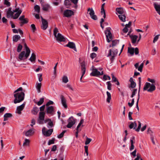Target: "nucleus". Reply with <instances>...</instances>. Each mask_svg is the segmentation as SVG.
Returning <instances> with one entry per match:
<instances>
[{
    "label": "nucleus",
    "mask_w": 160,
    "mask_h": 160,
    "mask_svg": "<svg viewBox=\"0 0 160 160\" xmlns=\"http://www.w3.org/2000/svg\"><path fill=\"white\" fill-rule=\"evenodd\" d=\"M42 9L43 10L45 11H48V8L50 7L49 5L48 4L43 5H42Z\"/></svg>",
    "instance_id": "obj_34"
},
{
    "label": "nucleus",
    "mask_w": 160,
    "mask_h": 160,
    "mask_svg": "<svg viewBox=\"0 0 160 160\" xmlns=\"http://www.w3.org/2000/svg\"><path fill=\"white\" fill-rule=\"evenodd\" d=\"M112 45H110V47H113L116 45L119 42V41L118 40H115L112 41Z\"/></svg>",
    "instance_id": "obj_28"
},
{
    "label": "nucleus",
    "mask_w": 160,
    "mask_h": 160,
    "mask_svg": "<svg viewBox=\"0 0 160 160\" xmlns=\"http://www.w3.org/2000/svg\"><path fill=\"white\" fill-rule=\"evenodd\" d=\"M25 104L23 103L21 105L18 106L17 108V110L18 111L17 113L18 114H21V111L23 110L24 108Z\"/></svg>",
    "instance_id": "obj_17"
},
{
    "label": "nucleus",
    "mask_w": 160,
    "mask_h": 160,
    "mask_svg": "<svg viewBox=\"0 0 160 160\" xmlns=\"http://www.w3.org/2000/svg\"><path fill=\"white\" fill-rule=\"evenodd\" d=\"M120 19L123 22L126 21V16L124 15H120L118 16Z\"/></svg>",
    "instance_id": "obj_33"
},
{
    "label": "nucleus",
    "mask_w": 160,
    "mask_h": 160,
    "mask_svg": "<svg viewBox=\"0 0 160 160\" xmlns=\"http://www.w3.org/2000/svg\"><path fill=\"white\" fill-rule=\"evenodd\" d=\"M129 36L131 39L132 43L133 44L135 43L138 38V36L136 35H129Z\"/></svg>",
    "instance_id": "obj_20"
},
{
    "label": "nucleus",
    "mask_w": 160,
    "mask_h": 160,
    "mask_svg": "<svg viewBox=\"0 0 160 160\" xmlns=\"http://www.w3.org/2000/svg\"><path fill=\"white\" fill-rule=\"evenodd\" d=\"M90 75L93 76H98L100 75V72L98 71L96 68H94L92 69V72L90 73Z\"/></svg>",
    "instance_id": "obj_9"
},
{
    "label": "nucleus",
    "mask_w": 160,
    "mask_h": 160,
    "mask_svg": "<svg viewBox=\"0 0 160 160\" xmlns=\"http://www.w3.org/2000/svg\"><path fill=\"white\" fill-rule=\"evenodd\" d=\"M132 114V112H128V118L130 120H132L133 119L131 117V115Z\"/></svg>",
    "instance_id": "obj_62"
},
{
    "label": "nucleus",
    "mask_w": 160,
    "mask_h": 160,
    "mask_svg": "<svg viewBox=\"0 0 160 160\" xmlns=\"http://www.w3.org/2000/svg\"><path fill=\"white\" fill-rule=\"evenodd\" d=\"M61 103L62 106L65 108H67V105L66 104V100L63 95H61Z\"/></svg>",
    "instance_id": "obj_16"
},
{
    "label": "nucleus",
    "mask_w": 160,
    "mask_h": 160,
    "mask_svg": "<svg viewBox=\"0 0 160 160\" xmlns=\"http://www.w3.org/2000/svg\"><path fill=\"white\" fill-rule=\"evenodd\" d=\"M136 86V83L135 82H131L130 84V87L132 88H134Z\"/></svg>",
    "instance_id": "obj_57"
},
{
    "label": "nucleus",
    "mask_w": 160,
    "mask_h": 160,
    "mask_svg": "<svg viewBox=\"0 0 160 160\" xmlns=\"http://www.w3.org/2000/svg\"><path fill=\"white\" fill-rule=\"evenodd\" d=\"M54 111V108L53 106L47 107L46 112L47 113L52 114Z\"/></svg>",
    "instance_id": "obj_15"
},
{
    "label": "nucleus",
    "mask_w": 160,
    "mask_h": 160,
    "mask_svg": "<svg viewBox=\"0 0 160 160\" xmlns=\"http://www.w3.org/2000/svg\"><path fill=\"white\" fill-rule=\"evenodd\" d=\"M24 92H17L14 94V96L15 99L14 101V103L16 104L22 101L24 99Z\"/></svg>",
    "instance_id": "obj_1"
},
{
    "label": "nucleus",
    "mask_w": 160,
    "mask_h": 160,
    "mask_svg": "<svg viewBox=\"0 0 160 160\" xmlns=\"http://www.w3.org/2000/svg\"><path fill=\"white\" fill-rule=\"evenodd\" d=\"M34 133V132L33 131V129H30L26 132L25 133V135L27 136H31Z\"/></svg>",
    "instance_id": "obj_23"
},
{
    "label": "nucleus",
    "mask_w": 160,
    "mask_h": 160,
    "mask_svg": "<svg viewBox=\"0 0 160 160\" xmlns=\"http://www.w3.org/2000/svg\"><path fill=\"white\" fill-rule=\"evenodd\" d=\"M103 79L105 80H107V79L110 80L111 78L109 76L104 75L103 77Z\"/></svg>",
    "instance_id": "obj_54"
},
{
    "label": "nucleus",
    "mask_w": 160,
    "mask_h": 160,
    "mask_svg": "<svg viewBox=\"0 0 160 160\" xmlns=\"http://www.w3.org/2000/svg\"><path fill=\"white\" fill-rule=\"evenodd\" d=\"M32 30L33 32H34L36 30V28L34 24H32L31 25Z\"/></svg>",
    "instance_id": "obj_49"
},
{
    "label": "nucleus",
    "mask_w": 160,
    "mask_h": 160,
    "mask_svg": "<svg viewBox=\"0 0 160 160\" xmlns=\"http://www.w3.org/2000/svg\"><path fill=\"white\" fill-rule=\"evenodd\" d=\"M105 32L106 35L107 41V42H109L112 38L110 31L109 30L107 29Z\"/></svg>",
    "instance_id": "obj_5"
},
{
    "label": "nucleus",
    "mask_w": 160,
    "mask_h": 160,
    "mask_svg": "<svg viewBox=\"0 0 160 160\" xmlns=\"http://www.w3.org/2000/svg\"><path fill=\"white\" fill-rule=\"evenodd\" d=\"M39 109L37 107H34L32 111V114L36 115L39 111Z\"/></svg>",
    "instance_id": "obj_25"
},
{
    "label": "nucleus",
    "mask_w": 160,
    "mask_h": 160,
    "mask_svg": "<svg viewBox=\"0 0 160 160\" xmlns=\"http://www.w3.org/2000/svg\"><path fill=\"white\" fill-rule=\"evenodd\" d=\"M29 143V140L26 139L25 140V142L23 143V145L25 146L27 145V144H28Z\"/></svg>",
    "instance_id": "obj_60"
},
{
    "label": "nucleus",
    "mask_w": 160,
    "mask_h": 160,
    "mask_svg": "<svg viewBox=\"0 0 160 160\" xmlns=\"http://www.w3.org/2000/svg\"><path fill=\"white\" fill-rule=\"evenodd\" d=\"M151 84L150 83L147 82L144 87L143 90H148V89L150 87Z\"/></svg>",
    "instance_id": "obj_35"
},
{
    "label": "nucleus",
    "mask_w": 160,
    "mask_h": 160,
    "mask_svg": "<svg viewBox=\"0 0 160 160\" xmlns=\"http://www.w3.org/2000/svg\"><path fill=\"white\" fill-rule=\"evenodd\" d=\"M55 38L59 42H65L66 41L65 38L60 33H58Z\"/></svg>",
    "instance_id": "obj_10"
},
{
    "label": "nucleus",
    "mask_w": 160,
    "mask_h": 160,
    "mask_svg": "<svg viewBox=\"0 0 160 160\" xmlns=\"http://www.w3.org/2000/svg\"><path fill=\"white\" fill-rule=\"evenodd\" d=\"M29 60L32 62H33V61H34L35 60L36 55L34 53H32L31 56L30 58L29 59Z\"/></svg>",
    "instance_id": "obj_30"
},
{
    "label": "nucleus",
    "mask_w": 160,
    "mask_h": 160,
    "mask_svg": "<svg viewBox=\"0 0 160 160\" xmlns=\"http://www.w3.org/2000/svg\"><path fill=\"white\" fill-rule=\"evenodd\" d=\"M137 157L134 160H141V159L142 158L141 157L139 153H137L136 155Z\"/></svg>",
    "instance_id": "obj_56"
},
{
    "label": "nucleus",
    "mask_w": 160,
    "mask_h": 160,
    "mask_svg": "<svg viewBox=\"0 0 160 160\" xmlns=\"http://www.w3.org/2000/svg\"><path fill=\"white\" fill-rule=\"evenodd\" d=\"M12 116V114L10 113H6L4 116V121H6L8 120V118H10Z\"/></svg>",
    "instance_id": "obj_24"
},
{
    "label": "nucleus",
    "mask_w": 160,
    "mask_h": 160,
    "mask_svg": "<svg viewBox=\"0 0 160 160\" xmlns=\"http://www.w3.org/2000/svg\"><path fill=\"white\" fill-rule=\"evenodd\" d=\"M153 5L156 11L160 15V5H158L156 3H154Z\"/></svg>",
    "instance_id": "obj_19"
},
{
    "label": "nucleus",
    "mask_w": 160,
    "mask_h": 160,
    "mask_svg": "<svg viewBox=\"0 0 160 160\" xmlns=\"http://www.w3.org/2000/svg\"><path fill=\"white\" fill-rule=\"evenodd\" d=\"M14 13L12 11V8H9L7 12V17L9 18L10 17H11L12 18H13Z\"/></svg>",
    "instance_id": "obj_18"
},
{
    "label": "nucleus",
    "mask_w": 160,
    "mask_h": 160,
    "mask_svg": "<svg viewBox=\"0 0 160 160\" xmlns=\"http://www.w3.org/2000/svg\"><path fill=\"white\" fill-rule=\"evenodd\" d=\"M137 90V89H134L133 90V91L132 92V95L131 96V98H133L134 96L135 95V94L136 93Z\"/></svg>",
    "instance_id": "obj_47"
},
{
    "label": "nucleus",
    "mask_w": 160,
    "mask_h": 160,
    "mask_svg": "<svg viewBox=\"0 0 160 160\" xmlns=\"http://www.w3.org/2000/svg\"><path fill=\"white\" fill-rule=\"evenodd\" d=\"M45 113L44 112H40L39 113V118L38 119V122L39 124H43V121L44 119Z\"/></svg>",
    "instance_id": "obj_4"
},
{
    "label": "nucleus",
    "mask_w": 160,
    "mask_h": 160,
    "mask_svg": "<svg viewBox=\"0 0 160 160\" xmlns=\"http://www.w3.org/2000/svg\"><path fill=\"white\" fill-rule=\"evenodd\" d=\"M156 87L155 85L152 84H151V85L150 86V88L148 89L147 91L148 92H152L155 90Z\"/></svg>",
    "instance_id": "obj_22"
},
{
    "label": "nucleus",
    "mask_w": 160,
    "mask_h": 160,
    "mask_svg": "<svg viewBox=\"0 0 160 160\" xmlns=\"http://www.w3.org/2000/svg\"><path fill=\"white\" fill-rule=\"evenodd\" d=\"M71 1V0H65L64 2V5L66 6L70 5Z\"/></svg>",
    "instance_id": "obj_48"
},
{
    "label": "nucleus",
    "mask_w": 160,
    "mask_h": 160,
    "mask_svg": "<svg viewBox=\"0 0 160 160\" xmlns=\"http://www.w3.org/2000/svg\"><path fill=\"white\" fill-rule=\"evenodd\" d=\"M134 48H128V52L130 53L131 55L134 54Z\"/></svg>",
    "instance_id": "obj_31"
},
{
    "label": "nucleus",
    "mask_w": 160,
    "mask_h": 160,
    "mask_svg": "<svg viewBox=\"0 0 160 160\" xmlns=\"http://www.w3.org/2000/svg\"><path fill=\"white\" fill-rule=\"evenodd\" d=\"M24 47L25 49L26 52L30 53V50L29 48L27 46V45L26 43L24 44Z\"/></svg>",
    "instance_id": "obj_40"
},
{
    "label": "nucleus",
    "mask_w": 160,
    "mask_h": 160,
    "mask_svg": "<svg viewBox=\"0 0 160 160\" xmlns=\"http://www.w3.org/2000/svg\"><path fill=\"white\" fill-rule=\"evenodd\" d=\"M21 21L22 22L20 24L21 26H22L24 24L27 23L28 22V21L25 18Z\"/></svg>",
    "instance_id": "obj_45"
},
{
    "label": "nucleus",
    "mask_w": 160,
    "mask_h": 160,
    "mask_svg": "<svg viewBox=\"0 0 160 160\" xmlns=\"http://www.w3.org/2000/svg\"><path fill=\"white\" fill-rule=\"evenodd\" d=\"M57 149V146L56 145H53L52 147L51 151L54 152Z\"/></svg>",
    "instance_id": "obj_64"
},
{
    "label": "nucleus",
    "mask_w": 160,
    "mask_h": 160,
    "mask_svg": "<svg viewBox=\"0 0 160 160\" xmlns=\"http://www.w3.org/2000/svg\"><path fill=\"white\" fill-rule=\"evenodd\" d=\"M68 124L67 125V127L68 128H71L76 122L75 119L72 116L69 118L68 120Z\"/></svg>",
    "instance_id": "obj_3"
},
{
    "label": "nucleus",
    "mask_w": 160,
    "mask_h": 160,
    "mask_svg": "<svg viewBox=\"0 0 160 160\" xmlns=\"http://www.w3.org/2000/svg\"><path fill=\"white\" fill-rule=\"evenodd\" d=\"M138 128L136 129V131L138 132L141 128V122L138 121Z\"/></svg>",
    "instance_id": "obj_46"
},
{
    "label": "nucleus",
    "mask_w": 160,
    "mask_h": 160,
    "mask_svg": "<svg viewBox=\"0 0 160 160\" xmlns=\"http://www.w3.org/2000/svg\"><path fill=\"white\" fill-rule=\"evenodd\" d=\"M58 32V29L57 28H55L53 30V34L55 37H56L57 33Z\"/></svg>",
    "instance_id": "obj_41"
},
{
    "label": "nucleus",
    "mask_w": 160,
    "mask_h": 160,
    "mask_svg": "<svg viewBox=\"0 0 160 160\" xmlns=\"http://www.w3.org/2000/svg\"><path fill=\"white\" fill-rule=\"evenodd\" d=\"M44 98H41L40 99V100L38 102H35V103H37V104L38 105L40 106L41 104H42V103L44 102Z\"/></svg>",
    "instance_id": "obj_36"
},
{
    "label": "nucleus",
    "mask_w": 160,
    "mask_h": 160,
    "mask_svg": "<svg viewBox=\"0 0 160 160\" xmlns=\"http://www.w3.org/2000/svg\"><path fill=\"white\" fill-rule=\"evenodd\" d=\"M74 14L73 12L69 10H66L64 12V15L67 17H69Z\"/></svg>",
    "instance_id": "obj_12"
},
{
    "label": "nucleus",
    "mask_w": 160,
    "mask_h": 160,
    "mask_svg": "<svg viewBox=\"0 0 160 160\" xmlns=\"http://www.w3.org/2000/svg\"><path fill=\"white\" fill-rule=\"evenodd\" d=\"M112 80L113 82H115L117 81L118 80L116 78H115L114 76L112 74Z\"/></svg>",
    "instance_id": "obj_63"
},
{
    "label": "nucleus",
    "mask_w": 160,
    "mask_h": 160,
    "mask_svg": "<svg viewBox=\"0 0 160 160\" xmlns=\"http://www.w3.org/2000/svg\"><path fill=\"white\" fill-rule=\"evenodd\" d=\"M159 36V35H156L154 38V39L153 40V42L155 43L156 42L158 39Z\"/></svg>",
    "instance_id": "obj_59"
},
{
    "label": "nucleus",
    "mask_w": 160,
    "mask_h": 160,
    "mask_svg": "<svg viewBox=\"0 0 160 160\" xmlns=\"http://www.w3.org/2000/svg\"><path fill=\"white\" fill-rule=\"evenodd\" d=\"M42 25L41 26L43 30H46L48 27V22L45 19L42 17Z\"/></svg>",
    "instance_id": "obj_11"
},
{
    "label": "nucleus",
    "mask_w": 160,
    "mask_h": 160,
    "mask_svg": "<svg viewBox=\"0 0 160 160\" xmlns=\"http://www.w3.org/2000/svg\"><path fill=\"white\" fill-rule=\"evenodd\" d=\"M22 12V11L21 10H20L18 12H17L15 14L14 16H13L12 18L14 19H16L17 18L21 13Z\"/></svg>",
    "instance_id": "obj_27"
},
{
    "label": "nucleus",
    "mask_w": 160,
    "mask_h": 160,
    "mask_svg": "<svg viewBox=\"0 0 160 160\" xmlns=\"http://www.w3.org/2000/svg\"><path fill=\"white\" fill-rule=\"evenodd\" d=\"M34 8L35 11L37 12L38 13H39L40 12V7L38 5H36L35 6Z\"/></svg>",
    "instance_id": "obj_38"
},
{
    "label": "nucleus",
    "mask_w": 160,
    "mask_h": 160,
    "mask_svg": "<svg viewBox=\"0 0 160 160\" xmlns=\"http://www.w3.org/2000/svg\"><path fill=\"white\" fill-rule=\"evenodd\" d=\"M97 56V54L96 53L94 52L92 53L91 54L90 57L92 58V59H94Z\"/></svg>",
    "instance_id": "obj_52"
},
{
    "label": "nucleus",
    "mask_w": 160,
    "mask_h": 160,
    "mask_svg": "<svg viewBox=\"0 0 160 160\" xmlns=\"http://www.w3.org/2000/svg\"><path fill=\"white\" fill-rule=\"evenodd\" d=\"M45 128L44 127L42 129V132L43 134L47 137L49 136L52 134L53 132V129H49L46 131H45Z\"/></svg>",
    "instance_id": "obj_7"
},
{
    "label": "nucleus",
    "mask_w": 160,
    "mask_h": 160,
    "mask_svg": "<svg viewBox=\"0 0 160 160\" xmlns=\"http://www.w3.org/2000/svg\"><path fill=\"white\" fill-rule=\"evenodd\" d=\"M108 86L107 88L109 90H111V86L112 84L110 81H108L107 82Z\"/></svg>",
    "instance_id": "obj_44"
},
{
    "label": "nucleus",
    "mask_w": 160,
    "mask_h": 160,
    "mask_svg": "<svg viewBox=\"0 0 160 160\" xmlns=\"http://www.w3.org/2000/svg\"><path fill=\"white\" fill-rule=\"evenodd\" d=\"M67 47H69L70 48L73 49L75 51L77 52V49L76 48V46L75 43L72 42H69L68 44L66 45Z\"/></svg>",
    "instance_id": "obj_14"
},
{
    "label": "nucleus",
    "mask_w": 160,
    "mask_h": 160,
    "mask_svg": "<svg viewBox=\"0 0 160 160\" xmlns=\"http://www.w3.org/2000/svg\"><path fill=\"white\" fill-rule=\"evenodd\" d=\"M107 94V101L108 102H110V100L111 99V95L110 92L108 91H107L106 92Z\"/></svg>",
    "instance_id": "obj_32"
},
{
    "label": "nucleus",
    "mask_w": 160,
    "mask_h": 160,
    "mask_svg": "<svg viewBox=\"0 0 160 160\" xmlns=\"http://www.w3.org/2000/svg\"><path fill=\"white\" fill-rule=\"evenodd\" d=\"M54 104V102L51 100H49L46 104L47 107L49 106L50 105H53Z\"/></svg>",
    "instance_id": "obj_55"
},
{
    "label": "nucleus",
    "mask_w": 160,
    "mask_h": 160,
    "mask_svg": "<svg viewBox=\"0 0 160 160\" xmlns=\"http://www.w3.org/2000/svg\"><path fill=\"white\" fill-rule=\"evenodd\" d=\"M8 1V0H4V4L6 5L8 7H9L10 6L11 4Z\"/></svg>",
    "instance_id": "obj_51"
},
{
    "label": "nucleus",
    "mask_w": 160,
    "mask_h": 160,
    "mask_svg": "<svg viewBox=\"0 0 160 160\" xmlns=\"http://www.w3.org/2000/svg\"><path fill=\"white\" fill-rule=\"evenodd\" d=\"M62 82L64 83H67L68 80V78L67 76H64L63 77L62 79Z\"/></svg>",
    "instance_id": "obj_42"
},
{
    "label": "nucleus",
    "mask_w": 160,
    "mask_h": 160,
    "mask_svg": "<svg viewBox=\"0 0 160 160\" xmlns=\"http://www.w3.org/2000/svg\"><path fill=\"white\" fill-rule=\"evenodd\" d=\"M41 83H37L36 85V88L37 90L38 93H40L41 92Z\"/></svg>",
    "instance_id": "obj_26"
},
{
    "label": "nucleus",
    "mask_w": 160,
    "mask_h": 160,
    "mask_svg": "<svg viewBox=\"0 0 160 160\" xmlns=\"http://www.w3.org/2000/svg\"><path fill=\"white\" fill-rule=\"evenodd\" d=\"M22 46L20 44H19L17 48V52H20L22 50Z\"/></svg>",
    "instance_id": "obj_37"
},
{
    "label": "nucleus",
    "mask_w": 160,
    "mask_h": 160,
    "mask_svg": "<svg viewBox=\"0 0 160 160\" xmlns=\"http://www.w3.org/2000/svg\"><path fill=\"white\" fill-rule=\"evenodd\" d=\"M30 53L22 51L19 54L18 58L17 59L18 61H24L30 55Z\"/></svg>",
    "instance_id": "obj_2"
},
{
    "label": "nucleus",
    "mask_w": 160,
    "mask_h": 160,
    "mask_svg": "<svg viewBox=\"0 0 160 160\" xmlns=\"http://www.w3.org/2000/svg\"><path fill=\"white\" fill-rule=\"evenodd\" d=\"M55 140V139L54 138H52L51 140H49L48 143V145H50L51 144H54Z\"/></svg>",
    "instance_id": "obj_43"
},
{
    "label": "nucleus",
    "mask_w": 160,
    "mask_h": 160,
    "mask_svg": "<svg viewBox=\"0 0 160 160\" xmlns=\"http://www.w3.org/2000/svg\"><path fill=\"white\" fill-rule=\"evenodd\" d=\"M49 121L50 122L48 123V125L50 126L51 127H52L53 126V124L52 122L51 121V120L50 119H48L47 120V121Z\"/></svg>",
    "instance_id": "obj_61"
},
{
    "label": "nucleus",
    "mask_w": 160,
    "mask_h": 160,
    "mask_svg": "<svg viewBox=\"0 0 160 160\" xmlns=\"http://www.w3.org/2000/svg\"><path fill=\"white\" fill-rule=\"evenodd\" d=\"M118 53V50L117 49H109L108 51V53L107 56L108 57L111 56L112 55L116 56Z\"/></svg>",
    "instance_id": "obj_13"
},
{
    "label": "nucleus",
    "mask_w": 160,
    "mask_h": 160,
    "mask_svg": "<svg viewBox=\"0 0 160 160\" xmlns=\"http://www.w3.org/2000/svg\"><path fill=\"white\" fill-rule=\"evenodd\" d=\"M20 39L21 37L19 35H15L12 38L13 41L15 42H17Z\"/></svg>",
    "instance_id": "obj_21"
},
{
    "label": "nucleus",
    "mask_w": 160,
    "mask_h": 160,
    "mask_svg": "<svg viewBox=\"0 0 160 160\" xmlns=\"http://www.w3.org/2000/svg\"><path fill=\"white\" fill-rule=\"evenodd\" d=\"M144 63L143 62L139 66V67L138 68V70L139 71H140L141 72H142V68L143 66Z\"/></svg>",
    "instance_id": "obj_50"
},
{
    "label": "nucleus",
    "mask_w": 160,
    "mask_h": 160,
    "mask_svg": "<svg viewBox=\"0 0 160 160\" xmlns=\"http://www.w3.org/2000/svg\"><path fill=\"white\" fill-rule=\"evenodd\" d=\"M81 69L82 71V76L80 78V81H82V78L83 76L84 75L85 73L86 72V68H85V62H83L81 63Z\"/></svg>",
    "instance_id": "obj_8"
},
{
    "label": "nucleus",
    "mask_w": 160,
    "mask_h": 160,
    "mask_svg": "<svg viewBox=\"0 0 160 160\" xmlns=\"http://www.w3.org/2000/svg\"><path fill=\"white\" fill-rule=\"evenodd\" d=\"M88 12H89V14L92 19L94 20H97V16L96 15H95L94 12L92 8L91 9L90 8H88Z\"/></svg>",
    "instance_id": "obj_6"
},
{
    "label": "nucleus",
    "mask_w": 160,
    "mask_h": 160,
    "mask_svg": "<svg viewBox=\"0 0 160 160\" xmlns=\"http://www.w3.org/2000/svg\"><path fill=\"white\" fill-rule=\"evenodd\" d=\"M66 130H64L60 134L58 135V138H62L63 136V135L64 133L66 132Z\"/></svg>",
    "instance_id": "obj_39"
},
{
    "label": "nucleus",
    "mask_w": 160,
    "mask_h": 160,
    "mask_svg": "<svg viewBox=\"0 0 160 160\" xmlns=\"http://www.w3.org/2000/svg\"><path fill=\"white\" fill-rule=\"evenodd\" d=\"M117 12L120 14H122L124 13V10L122 8H117L116 9Z\"/></svg>",
    "instance_id": "obj_29"
},
{
    "label": "nucleus",
    "mask_w": 160,
    "mask_h": 160,
    "mask_svg": "<svg viewBox=\"0 0 160 160\" xmlns=\"http://www.w3.org/2000/svg\"><path fill=\"white\" fill-rule=\"evenodd\" d=\"M38 80L40 82H41L42 80V74H40L38 75Z\"/></svg>",
    "instance_id": "obj_58"
},
{
    "label": "nucleus",
    "mask_w": 160,
    "mask_h": 160,
    "mask_svg": "<svg viewBox=\"0 0 160 160\" xmlns=\"http://www.w3.org/2000/svg\"><path fill=\"white\" fill-rule=\"evenodd\" d=\"M91 141V139L90 138H87L86 141L85 142V144L86 145H88L90 143Z\"/></svg>",
    "instance_id": "obj_53"
}]
</instances>
